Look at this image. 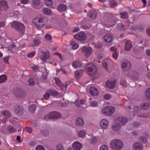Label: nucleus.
Here are the masks:
<instances>
[{"instance_id":"37998d69","label":"nucleus","mask_w":150,"mask_h":150,"mask_svg":"<svg viewBox=\"0 0 150 150\" xmlns=\"http://www.w3.org/2000/svg\"><path fill=\"white\" fill-rule=\"evenodd\" d=\"M112 97V96L109 93H105L103 95V98L106 100H110Z\"/></svg>"},{"instance_id":"7c9ffc66","label":"nucleus","mask_w":150,"mask_h":150,"mask_svg":"<svg viewBox=\"0 0 150 150\" xmlns=\"http://www.w3.org/2000/svg\"><path fill=\"white\" fill-rule=\"evenodd\" d=\"M120 17L122 19H127L128 17V13L127 12H124L120 13Z\"/></svg>"},{"instance_id":"bf43d9fd","label":"nucleus","mask_w":150,"mask_h":150,"mask_svg":"<svg viewBox=\"0 0 150 150\" xmlns=\"http://www.w3.org/2000/svg\"><path fill=\"white\" fill-rule=\"evenodd\" d=\"M35 51H33L31 52L28 54L27 56L30 58H32L35 55Z\"/></svg>"},{"instance_id":"39448f33","label":"nucleus","mask_w":150,"mask_h":150,"mask_svg":"<svg viewBox=\"0 0 150 150\" xmlns=\"http://www.w3.org/2000/svg\"><path fill=\"white\" fill-rule=\"evenodd\" d=\"M86 71L90 72L89 73V76H93L96 74L97 71L95 65L93 64L88 65L86 69Z\"/></svg>"},{"instance_id":"dca6fc26","label":"nucleus","mask_w":150,"mask_h":150,"mask_svg":"<svg viewBox=\"0 0 150 150\" xmlns=\"http://www.w3.org/2000/svg\"><path fill=\"white\" fill-rule=\"evenodd\" d=\"M121 126L119 124L116 122L115 120L113 124L112 128L114 131L117 132L121 128Z\"/></svg>"},{"instance_id":"338daca9","label":"nucleus","mask_w":150,"mask_h":150,"mask_svg":"<svg viewBox=\"0 0 150 150\" xmlns=\"http://www.w3.org/2000/svg\"><path fill=\"white\" fill-rule=\"evenodd\" d=\"M140 124L139 123L135 122L133 123V125L134 127H138L140 125Z\"/></svg>"},{"instance_id":"f257e3e1","label":"nucleus","mask_w":150,"mask_h":150,"mask_svg":"<svg viewBox=\"0 0 150 150\" xmlns=\"http://www.w3.org/2000/svg\"><path fill=\"white\" fill-rule=\"evenodd\" d=\"M48 19L45 16L38 17L33 20V22L38 28H42L48 23Z\"/></svg>"},{"instance_id":"b1692460","label":"nucleus","mask_w":150,"mask_h":150,"mask_svg":"<svg viewBox=\"0 0 150 150\" xmlns=\"http://www.w3.org/2000/svg\"><path fill=\"white\" fill-rule=\"evenodd\" d=\"M132 45L131 42L129 41H127L125 42V50L126 51H128L131 49Z\"/></svg>"},{"instance_id":"ddd939ff","label":"nucleus","mask_w":150,"mask_h":150,"mask_svg":"<svg viewBox=\"0 0 150 150\" xmlns=\"http://www.w3.org/2000/svg\"><path fill=\"white\" fill-rule=\"evenodd\" d=\"M127 75L130 77L131 79L137 80L138 78V74L135 71H131L128 72Z\"/></svg>"},{"instance_id":"c9c22d12","label":"nucleus","mask_w":150,"mask_h":150,"mask_svg":"<svg viewBox=\"0 0 150 150\" xmlns=\"http://www.w3.org/2000/svg\"><path fill=\"white\" fill-rule=\"evenodd\" d=\"M72 66L74 68L80 67L81 66V63L78 62L74 61L72 63Z\"/></svg>"},{"instance_id":"4c0bfd02","label":"nucleus","mask_w":150,"mask_h":150,"mask_svg":"<svg viewBox=\"0 0 150 150\" xmlns=\"http://www.w3.org/2000/svg\"><path fill=\"white\" fill-rule=\"evenodd\" d=\"M8 130L10 133H13L16 131L15 128L12 126H9L7 128Z\"/></svg>"},{"instance_id":"a19ab883","label":"nucleus","mask_w":150,"mask_h":150,"mask_svg":"<svg viewBox=\"0 0 150 150\" xmlns=\"http://www.w3.org/2000/svg\"><path fill=\"white\" fill-rule=\"evenodd\" d=\"M85 100L83 99H81L80 101H77L76 102V105L77 107H79L80 105H82L84 103Z\"/></svg>"},{"instance_id":"58836bf2","label":"nucleus","mask_w":150,"mask_h":150,"mask_svg":"<svg viewBox=\"0 0 150 150\" xmlns=\"http://www.w3.org/2000/svg\"><path fill=\"white\" fill-rule=\"evenodd\" d=\"M44 3L47 6H50L53 4L52 0H44Z\"/></svg>"},{"instance_id":"2f4dec72","label":"nucleus","mask_w":150,"mask_h":150,"mask_svg":"<svg viewBox=\"0 0 150 150\" xmlns=\"http://www.w3.org/2000/svg\"><path fill=\"white\" fill-rule=\"evenodd\" d=\"M67 8V6L64 4H61L58 6V9L60 11H65Z\"/></svg>"},{"instance_id":"423d86ee","label":"nucleus","mask_w":150,"mask_h":150,"mask_svg":"<svg viewBox=\"0 0 150 150\" xmlns=\"http://www.w3.org/2000/svg\"><path fill=\"white\" fill-rule=\"evenodd\" d=\"M121 67L123 71H127L130 70L132 67L131 63L127 60L124 61L122 63Z\"/></svg>"},{"instance_id":"f3484780","label":"nucleus","mask_w":150,"mask_h":150,"mask_svg":"<svg viewBox=\"0 0 150 150\" xmlns=\"http://www.w3.org/2000/svg\"><path fill=\"white\" fill-rule=\"evenodd\" d=\"M100 125L103 129H106L108 127V122L106 120H102L100 122Z\"/></svg>"},{"instance_id":"5fc2aeb1","label":"nucleus","mask_w":150,"mask_h":150,"mask_svg":"<svg viewBox=\"0 0 150 150\" xmlns=\"http://www.w3.org/2000/svg\"><path fill=\"white\" fill-rule=\"evenodd\" d=\"M57 150H64L63 146L61 144H59L57 146Z\"/></svg>"},{"instance_id":"a878e982","label":"nucleus","mask_w":150,"mask_h":150,"mask_svg":"<svg viewBox=\"0 0 150 150\" xmlns=\"http://www.w3.org/2000/svg\"><path fill=\"white\" fill-rule=\"evenodd\" d=\"M84 72L83 70L81 69L77 70L74 73L76 79H79L82 75Z\"/></svg>"},{"instance_id":"09e8293b","label":"nucleus","mask_w":150,"mask_h":150,"mask_svg":"<svg viewBox=\"0 0 150 150\" xmlns=\"http://www.w3.org/2000/svg\"><path fill=\"white\" fill-rule=\"evenodd\" d=\"M49 93L50 96H57L58 95V92L54 91H50Z\"/></svg>"},{"instance_id":"3c124183","label":"nucleus","mask_w":150,"mask_h":150,"mask_svg":"<svg viewBox=\"0 0 150 150\" xmlns=\"http://www.w3.org/2000/svg\"><path fill=\"white\" fill-rule=\"evenodd\" d=\"M103 65L104 68L107 71H109L107 62L106 61H104L103 63Z\"/></svg>"},{"instance_id":"e433bc0d","label":"nucleus","mask_w":150,"mask_h":150,"mask_svg":"<svg viewBox=\"0 0 150 150\" xmlns=\"http://www.w3.org/2000/svg\"><path fill=\"white\" fill-rule=\"evenodd\" d=\"M145 96L147 98L150 100V88H147L146 90Z\"/></svg>"},{"instance_id":"c03bdc74","label":"nucleus","mask_w":150,"mask_h":150,"mask_svg":"<svg viewBox=\"0 0 150 150\" xmlns=\"http://www.w3.org/2000/svg\"><path fill=\"white\" fill-rule=\"evenodd\" d=\"M72 48L74 50L77 49L79 47L78 45L75 42H73L71 44Z\"/></svg>"},{"instance_id":"8fccbe9b","label":"nucleus","mask_w":150,"mask_h":150,"mask_svg":"<svg viewBox=\"0 0 150 150\" xmlns=\"http://www.w3.org/2000/svg\"><path fill=\"white\" fill-rule=\"evenodd\" d=\"M45 40L48 41H51L52 40V36L50 34H46L45 36Z\"/></svg>"},{"instance_id":"79ce46f5","label":"nucleus","mask_w":150,"mask_h":150,"mask_svg":"<svg viewBox=\"0 0 150 150\" xmlns=\"http://www.w3.org/2000/svg\"><path fill=\"white\" fill-rule=\"evenodd\" d=\"M7 78L6 76L3 75L0 76V83L4 82L5 81Z\"/></svg>"},{"instance_id":"4d7b16f0","label":"nucleus","mask_w":150,"mask_h":150,"mask_svg":"<svg viewBox=\"0 0 150 150\" xmlns=\"http://www.w3.org/2000/svg\"><path fill=\"white\" fill-rule=\"evenodd\" d=\"M41 133L44 136H47L49 135V132L46 130H44L41 132Z\"/></svg>"},{"instance_id":"0e129e2a","label":"nucleus","mask_w":150,"mask_h":150,"mask_svg":"<svg viewBox=\"0 0 150 150\" xmlns=\"http://www.w3.org/2000/svg\"><path fill=\"white\" fill-rule=\"evenodd\" d=\"M40 42L39 40L37 39H35L33 40V43L35 45H37L39 44Z\"/></svg>"},{"instance_id":"603ef678","label":"nucleus","mask_w":150,"mask_h":150,"mask_svg":"<svg viewBox=\"0 0 150 150\" xmlns=\"http://www.w3.org/2000/svg\"><path fill=\"white\" fill-rule=\"evenodd\" d=\"M108 147L105 145H102L100 148V150H108Z\"/></svg>"},{"instance_id":"20e7f679","label":"nucleus","mask_w":150,"mask_h":150,"mask_svg":"<svg viewBox=\"0 0 150 150\" xmlns=\"http://www.w3.org/2000/svg\"><path fill=\"white\" fill-rule=\"evenodd\" d=\"M11 27L16 30L23 34L25 32V27L24 25L20 22L15 21L11 24Z\"/></svg>"},{"instance_id":"4be33fe9","label":"nucleus","mask_w":150,"mask_h":150,"mask_svg":"<svg viewBox=\"0 0 150 150\" xmlns=\"http://www.w3.org/2000/svg\"><path fill=\"white\" fill-rule=\"evenodd\" d=\"M72 146L75 150H80L82 148V145L79 142L76 141L72 144Z\"/></svg>"},{"instance_id":"1a4fd4ad","label":"nucleus","mask_w":150,"mask_h":150,"mask_svg":"<svg viewBox=\"0 0 150 150\" xmlns=\"http://www.w3.org/2000/svg\"><path fill=\"white\" fill-rule=\"evenodd\" d=\"M82 51L87 57H89L92 52V48L87 46L83 47Z\"/></svg>"},{"instance_id":"864d4df0","label":"nucleus","mask_w":150,"mask_h":150,"mask_svg":"<svg viewBox=\"0 0 150 150\" xmlns=\"http://www.w3.org/2000/svg\"><path fill=\"white\" fill-rule=\"evenodd\" d=\"M79 137H83L85 135V132L83 130L80 131L78 133Z\"/></svg>"},{"instance_id":"a18cd8bd","label":"nucleus","mask_w":150,"mask_h":150,"mask_svg":"<svg viewBox=\"0 0 150 150\" xmlns=\"http://www.w3.org/2000/svg\"><path fill=\"white\" fill-rule=\"evenodd\" d=\"M117 27L118 29L122 30H124L126 28L125 26L123 25L121 23H119L117 25Z\"/></svg>"},{"instance_id":"cd10ccee","label":"nucleus","mask_w":150,"mask_h":150,"mask_svg":"<svg viewBox=\"0 0 150 150\" xmlns=\"http://www.w3.org/2000/svg\"><path fill=\"white\" fill-rule=\"evenodd\" d=\"M104 38L105 42L108 43L110 42L112 40V36L109 34L105 35L104 37Z\"/></svg>"},{"instance_id":"f03ea898","label":"nucleus","mask_w":150,"mask_h":150,"mask_svg":"<svg viewBox=\"0 0 150 150\" xmlns=\"http://www.w3.org/2000/svg\"><path fill=\"white\" fill-rule=\"evenodd\" d=\"M123 143L120 140L114 139L110 143V147L113 150H120L123 147Z\"/></svg>"},{"instance_id":"6e6552de","label":"nucleus","mask_w":150,"mask_h":150,"mask_svg":"<svg viewBox=\"0 0 150 150\" xmlns=\"http://www.w3.org/2000/svg\"><path fill=\"white\" fill-rule=\"evenodd\" d=\"M74 37L76 39L80 40L83 41L86 38V35L83 32H81L74 35Z\"/></svg>"},{"instance_id":"13d9d810","label":"nucleus","mask_w":150,"mask_h":150,"mask_svg":"<svg viewBox=\"0 0 150 150\" xmlns=\"http://www.w3.org/2000/svg\"><path fill=\"white\" fill-rule=\"evenodd\" d=\"M32 68L33 70L35 72H38L39 71V67L37 65L33 66Z\"/></svg>"},{"instance_id":"680f3d73","label":"nucleus","mask_w":150,"mask_h":150,"mask_svg":"<svg viewBox=\"0 0 150 150\" xmlns=\"http://www.w3.org/2000/svg\"><path fill=\"white\" fill-rule=\"evenodd\" d=\"M36 150H45L44 148L42 145H39L36 148Z\"/></svg>"},{"instance_id":"7ed1b4c3","label":"nucleus","mask_w":150,"mask_h":150,"mask_svg":"<svg viewBox=\"0 0 150 150\" xmlns=\"http://www.w3.org/2000/svg\"><path fill=\"white\" fill-rule=\"evenodd\" d=\"M115 108L112 106H106L101 110V113L104 115L111 116L115 112Z\"/></svg>"},{"instance_id":"9d476101","label":"nucleus","mask_w":150,"mask_h":150,"mask_svg":"<svg viewBox=\"0 0 150 150\" xmlns=\"http://www.w3.org/2000/svg\"><path fill=\"white\" fill-rule=\"evenodd\" d=\"M115 120L121 126L124 125L128 121L127 118L123 117H118Z\"/></svg>"},{"instance_id":"473e14b6","label":"nucleus","mask_w":150,"mask_h":150,"mask_svg":"<svg viewBox=\"0 0 150 150\" xmlns=\"http://www.w3.org/2000/svg\"><path fill=\"white\" fill-rule=\"evenodd\" d=\"M109 5L112 8H114L117 6V3L114 0H109Z\"/></svg>"},{"instance_id":"412c9836","label":"nucleus","mask_w":150,"mask_h":150,"mask_svg":"<svg viewBox=\"0 0 150 150\" xmlns=\"http://www.w3.org/2000/svg\"><path fill=\"white\" fill-rule=\"evenodd\" d=\"M15 112L19 115L22 114L24 112V110L23 106H17L15 108Z\"/></svg>"},{"instance_id":"aec40b11","label":"nucleus","mask_w":150,"mask_h":150,"mask_svg":"<svg viewBox=\"0 0 150 150\" xmlns=\"http://www.w3.org/2000/svg\"><path fill=\"white\" fill-rule=\"evenodd\" d=\"M149 138L148 134L140 136L139 137V141L142 143L146 144L148 141V139Z\"/></svg>"},{"instance_id":"e2e57ef3","label":"nucleus","mask_w":150,"mask_h":150,"mask_svg":"<svg viewBox=\"0 0 150 150\" xmlns=\"http://www.w3.org/2000/svg\"><path fill=\"white\" fill-rule=\"evenodd\" d=\"M24 130L28 132L29 133H31L32 132V129L30 127H26L24 129Z\"/></svg>"},{"instance_id":"c756f323","label":"nucleus","mask_w":150,"mask_h":150,"mask_svg":"<svg viewBox=\"0 0 150 150\" xmlns=\"http://www.w3.org/2000/svg\"><path fill=\"white\" fill-rule=\"evenodd\" d=\"M40 4V1L39 0H33L32 1L33 6L36 8H38V7Z\"/></svg>"},{"instance_id":"f704fd0d","label":"nucleus","mask_w":150,"mask_h":150,"mask_svg":"<svg viewBox=\"0 0 150 150\" xmlns=\"http://www.w3.org/2000/svg\"><path fill=\"white\" fill-rule=\"evenodd\" d=\"M43 11L44 14L47 15H50L52 13L51 10L47 8H44Z\"/></svg>"},{"instance_id":"c85d7f7f","label":"nucleus","mask_w":150,"mask_h":150,"mask_svg":"<svg viewBox=\"0 0 150 150\" xmlns=\"http://www.w3.org/2000/svg\"><path fill=\"white\" fill-rule=\"evenodd\" d=\"M1 115L7 117L9 118L11 116V114L8 110H5L1 111Z\"/></svg>"},{"instance_id":"393cba45","label":"nucleus","mask_w":150,"mask_h":150,"mask_svg":"<svg viewBox=\"0 0 150 150\" xmlns=\"http://www.w3.org/2000/svg\"><path fill=\"white\" fill-rule=\"evenodd\" d=\"M140 106L141 108L143 110L148 109L150 108V103L148 102L142 103Z\"/></svg>"},{"instance_id":"49530a36","label":"nucleus","mask_w":150,"mask_h":150,"mask_svg":"<svg viewBox=\"0 0 150 150\" xmlns=\"http://www.w3.org/2000/svg\"><path fill=\"white\" fill-rule=\"evenodd\" d=\"M28 81L30 86H33L35 85V83L33 78H30Z\"/></svg>"},{"instance_id":"4468645a","label":"nucleus","mask_w":150,"mask_h":150,"mask_svg":"<svg viewBox=\"0 0 150 150\" xmlns=\"http://www.w3.org/2000/svg\"><path fill=\"white\" fill-rule=\"evenodd\" d=\"M132 148L134 150H142L143 149V145L139 142H135L132 145Z\"/></svg>"},{"instance_id":"6ab92c4d","label":"nucleus","mask_w":150,"mask_h":150,"mask_svg":"<svg viewBox=\"0 0 150 150\" xmlns=\"http://www.w3.org/2000/svg\"><path fill=\"white\" fill-rule=\"evenodd\" d=\"M89 91L90 94L92 96H97L98 93V89L95 87H91L90 88Z\"/></svg>"},{"instance_id":"a211bd4d","label":"nucleus","mask_w":150,"mask_h":150,"mask_svg":"<svg viewBox=\"0 0 150 150\" xmlns=\"http://www.w3.org/2000/svg\"><path fill=\"white\" fill-rule=\"evenodd\" d=\"M97 12L96 11L91 10L88 13V16L91 19H94L97 17Z\"/></svg>"},{"instance_id":"f8f14e48","label":"nucleus","mask_w":150,"mask_h":150,"mask_svg":"<svg viewBox=\"0 0 150 150\" xmlns=\"http://www.w3.org/2000/svg\"><path fill=\"white\" fill-rule=\"evenodd\" d=\"M50 57V54L48 52L42 51L40 56V58L44 61L48 59Z\"/></svg>"},{"instance_id":"5701e85b","label":"nucleus","mask_w":150,"mask_h":150,"mask_svg":"<svg viewBox=\"0 0 150 150\" xmlns=\"http://www.w3.org/2000/svg\"><path fill=\"white\" fill-rule=\"evenodd\" d=\"M8 8L7 2L5 1H0V11L2 10L3 8L5 10H7Z\"/></svg>"},{"instance_id":"bb28decb","label":"nucleus","mask_w":150,"mask_h":150,"mask_svg":"<svg viewBox=\"0 0 150 150\" xmlns=\"http://www.w3.org/2000/svg\"><path fill=\"white\" fill-rule=\"evenodd\" d=\"M76 124L78 126H82L84 124V122L81 118H78L76 120Z\"/></svg>"},{"instance_id":"9b49d317","label":"nucleus","mask_w":150,"mask_h":150,"mask_svg":"<svg viewBox=\"0 0 150 150\" xmlns=\"http://www.w3.org/2000/svg\"><path fill=\"white\" fill-rule=\"evenodd\" d=\"M13 94L16 96L22 97L25 96V93L21 89L17 88L13 91Z\"/></svg>"},{"instance_id":"774afa93","label":"nucleus","mask_w":150,"mask_h":150,"mask_svg":"<svg viewBox=\"0 0 150 150\" xmlns=\"http://www.w3.org/2000/svg\"><path fill=\"white\" fill-rule=\"evenodd\" d=\"M1 132H5L6 131V126H2L1 128Z\"/></svg>"},{"instance_id":"6e6d98bb","label":"nucleus","mask_w":150,"mask_h":150,"mask_svg":"<svg viewBox=\"0 0 150 150\" xmlns=\"http://www.w3.org/2000/svg\"><path fill=\"white\" fill-rule=\"evenodd\" d=\"M120 83L121 85L125 87L127 86L126 81L125 80H122L120 81Z\"/></svg>"},{"instance_id":"ea45409f","label":"nucleus","mask_w":150,"mask_h":150,"mask_svg":"<svg viewBox=\"0 0 150 150\" xmlns=\"http://www.w3.org/2000/svg\"><path fill=\"white\" fill-rule=\"evenodd\" d=\"M133 110L134 112L137 114L138 115V114H139L141 111V109L138 106H136L134 107V108Z\"/></svg>"},{"instance_id":"2eb2a0df","label":"nucleus","mask_w":150,"mask_h":150,"mask_svg":"<svg viewBox=\"0 0 150 150\" xmlns=\"http://www.w3.org/2000/svg\"><path fill=\"white\" fill-rule=\"evenodd\" d=\"M116 83V81L115 80L113 81H108L106 82V86L109 88L112 89L115 87Z\"/></svg>"},{"instance_id":"052dcab7","label":"nucleus","mask_w":150,"mask_h":150,"mask_svg":"<svg viewBox=\"0 0 150 150\" xmlns=\"http://www.w3.org/2000/svg\"><path fill=\"white\" fill-rule=\"evenodd\" d=\"M50 96V94L48 92H47L43 95L44 99L45 100L48 99Z\"/></svg>"},{"instance_id":"0eeeda50","label":"nucleus","mask_w":150,"mask_h":150,"mask_svg":"<svg viewBox=\"0 0 150 150\" xmlns=\"http://www.w3.org/2000/svg\"><path fill=\"white\" fill-rule=\"evenodd\" d=\"M61 115L57 112H53L50 113L47 117L50 119H57L61 117Z\"/></svg>"},{"instance_id":"de8ad7c7","label":"nucleus","mask_w":150,"mask_h":150,"mask_svg":"<svg viewBox=\"0 0 150 150\" xmlns=\"http://www.w3.org/2000/svg\"><path fill=\"white\" fill-rule=\"evenodd\" d=\"M98 105L97 102L96 101H93L90 103V105L92 107H95L97 106Z\"/></svg>"},{"instance_id":"72a5a7b5","label":"nucleus","mask_w":150,"mask_h":150,"mask_svg":"<svg viewBox=\"0 0 150 150\" xmlns=\"http://www.w3.org/2000/svg\"><path fill=\"white\" fill-rule=\"evenodd\" d=\"M36 108V105L34 104L30 105L28 107L29 110L31 113L33 112L35 110Z\"/></svg>"},{"instance_id":"69168bd1","label":"nucleus","mask_w":150,"mask_h":150,"mask_svg":"<svg viewBox=\"0 0 150 150\" xmlns=\"http://www.w3.org/2000/svg\"><path fill=\"white\" fill-rule=\"evenodd\" d=\"M117 55H118L117 53V52H115L112 54V56L114 58H115V59H116L117 58V57H118Z\"/></svg>"}]
</instances>
